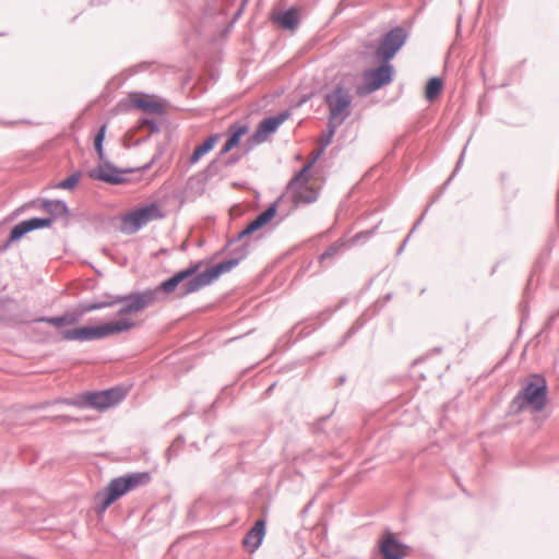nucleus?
Here are the masks:
<instances>
[{
	"mask_svg": "<svg viewBox=\"0 0 559 559\" xmlns=\"http://www.w3.org/2000/svg\"><path fill=\"white\" fill-rule=\"evenodd\" d=\"M337 124H330V132L329 134L324 138V139H321V147H323V150L330 144L332 138H333V134H334V129Z\"/></svg>",
	"mask_w": 559,
	"mask_h": 559,
	"instance_id": "obj_28",
	"label": "nucleus"
},
{
	"mask_svg": "<svg viewBox=\"0 0 559 559\" xmlns=\"http://www.w3.org/2000/svg\"><path fill=\"white\" fill-rule=\"evenodd\" d=\"M547 402L548 386L546 379L539 374H532L513 399L512 405L519 413L525 411L539 413L545 409Z\"/></svg>",
	"mask_w": 559,
	"mask_h": 559,
	"instance_id": "obj_2",
	"label": "nucleus"
},
{
	"mask_svg": "<svg viewBox=\"0 0 559 559\" xmlns=\"http://www.w3.org/2000/svg\"><path fill=\"white\" fill-rule=\"evenodd\" d=\"M219 141V134L210 135L201 145L197 146L193 151L190 163H198L205 154L213 150L216 143Z\"/></svg>",
	"mask_w": 559,
	"mask_h": 559,
	"instance_id": "obj_20",
	"label": "nucleus"
},
{
	"mask_svg": "<svg viewBox=\"0 0 559 559\" xmlns=\"http://www.w3.org/2000/svg\"><path fill=\"white\" fill-rule=\"evenodd\" d=\"M148 481V473H135L126 477H118L112 479L108 487L104 491L98 492L96 496V502L99 512H104L111 503H114L118 498L127 493L129 490L140 485L147 484Z\"/></svg>",
	"mask_w": 559,
	"mask_h": 559,
	"instance_id": "obj_4",
	"label": "nucleus"
},
{
	"mask_svg": "<svg viewBox=\"0 0 559 559\" xmlns=\"http://www.w3.org/2000/svg\"><path fill=\"white\" fill-rule=\"evenodd\" d=\"M330 112V124H341L349 116L352 97L349 91L337 85L325 96Z\"/></svg>",
	"mask_w": 559,
	"mask_h": 559,
	"instance_id": "obj_8",
	"label": "nucleus"
},
{
	"mask_svg": "<svg viewBox=\"0 0 559 559\" xmlns=\"http://www.w3.org/2000/svg\"><path fill=\"white\" fill-rule=\"evenodd\" d=\"M229 139L221 150V155H225L240 144L241 139L248 134L249 128L245 124H233L228 129Z\"/></svg>",
	"mask_w": 559,
	"mask_h": 559,
	"instance_id": "obj_18",
	"label": "nucleus"
},
{
	"mask_svg": "<svg viewBox=\"0 0 559 559\" xmlns=\"http://www.w3.org/2000/svg\"><path fill=\"white\" fill-rule=\"evenodd\" d=\"M380 551L384 559H403L413 556L412 548L400 543L392 534H386L382 538Z\"/></svg>",
	"mask_w": 559,
	"mask_h": 559,
	"instance_id": "obj_12",
	"label": "nucleus"
},
{
	"mask_svg": "<svg viewBox=\"0 0 559 559\" xmlns=\"http://www.w3.org/2000/svg\"><path fill=\"white\" fill-rule=\"evenodd\" d=\"M322 153H323V147H320L318 151L312 152L310 155V158L306 165H310V168H311Z\"/></svg>",
	"mask_w": 559,
	"mask_h": 559,
	"instance_id": "obj_29",
	"label": "nucleus"
},
{
	"mask_svg": "<svg viewBox=\"0 0 559 559\" xmlns=\"http://www.w3.org/2000/svg\"><path fill=\"white\" fill-rule=\"evenodd\" d=\"M321 183L310 174V165L302 169L290 180L287 191L295 204H308L318 199Z\"/></svg>",
	"mask_w": 559,
	"mask_h": 559,
	"instance_id": "obj_5",
	"label": "nucleus"
},
{
	"mask_svg": "<svg viewBox=\"0 0 559 559\" xmlns=\"http://www.w3.org/2000/svg\"><path fill=\"white\" fill-rule=\"evenodd\" d=\"M39 321H45L51 325L61 328V326H66V325L75 324L78 322V317L73 313H67L62 317L40 319Z\"/></svg>",
	"mask_w": 559,
	"mask_h": 559,
	"instance_id": "obj_23",
	"label": "nucleus"
},
{
	"mask_svg": "<svg viewBox=\"0 0 559 559\" xmlns=\"http://www.w3.org/2000/svg\"><path fill=\"white\" fill-rule=\"evenodd\" d=\"M201 265L202 262L191 264L188 269L182 270L176 273L173 277L164 281L155 289H147L141 293H135L121 297L117 301L122 305L119 310V316L121 317L120 319H130L132 322L135 323V321L132 319V316L142 311L146 307L155 304L158 298L159 290H163L167 294L175 292V289L181 282L195 275L200 270Z\"/></svg>",
	"mask_w": 559,
	"mask_h": 559,
	"instance_id": "obj_1",
	"label": "nucleus"
},
{
	"mask_svg": "<svg viewBox=\"0 0 559 559\" xmlns=\"http://www.w3.org/2000/svg\"><path fill=\"white\" fill-rule=\"evenodd\" d=\"M106 129H107L106 124H103L94 140V146H95V150L97 152L99 159H104L103 142H104V139L106 135Z\"/></svg>",
	"mask_w": 559,
	"mask_h": 559,
	"instance_id": "obj_25",
	"label": "nucleus"
},
{
	"mask_svg": "<svg viewBox=\"0 0 559 559\" xmlns=\"http://www.w3.org/2000/svg\"><path fill=\"white\" fill-rule=\"evenodd\" d=\"M283 121L284 118L282 117H272L261 121L255 132L247 141L248 150L252 148L254 145L265 142L269 136L277 130Z\"/></svg>",
	"mask_w": 559,
	"mask_h": 559,
	"instance_id": "obj_13",
	"label": "nucleus"
},
{
	"mask_svg": "<svg viewBox=\"0 0 559 559\" xmlns=\"http://www.w3.org/2000/svg\"><path fill=\"white\" fill-rule=\"evenodd\" d=\"M342 247V245L340 243H333L332 246H330L326 251L321 255V259H326V258H333L334 255L337 254L340 248Z\"/></svg>",
	"mask_w": 559,
	"mask_h": 559,
	"instance_id": "obj_27",
	"label": "nucleus"
},
{
	"mask_svg": "<svg viewBox=\"0 0 559 559\" xmlns=\"http://www.w3.org/2000/svg\"><path fill=\"white\" fill-rule=\"evenodd\" d=\"M405 39L406 34L402 28L392 29L382 39L376 51V57L379 60L389 62V60L392 59L399 49L404 45Z\"/></svg>",
	"mask_w": 559,
	"mask_h": 559,
	"instance_id": "obj_11",
	"label": "nucleus"
},
{
	"mask_svg": "<svg viewBox=\"0 0 559 559\" xmlns=\"http://www.w3.org/2000/svg\"><path fill=\"white\" fill-rule=\"evenodd\" d=\"M88 176L92 179L102 180L109 183L119 182V173L114 167L107 164H103L93 168L92 170H90Z\"/></svg>",
	"mask_w": 559,
	"mask_h": 559,
	"instance_id": "obj_19",
	"label": "nucleus"
},
{
	"mask_svg": "<svg viewBox=\"0 0 559 559\" xmlns=\"http://www.w3.org/2000/svg\"><path fill=\"white\" fill-rule=\"evenodd\" d=\"M442 87H443V82L441 79L431 78L428 81V83L426 85V90H425V97L427 98V100H429V102L435 100L441 94Z\"/></svg>",
	"mask_w": 559,
	"mask_h": 559,
	"instance_id": "obj_22",
	"label": "nucleus"
},
{
	"mask_svg": "<svg viewBox=\"0 0 559 559\" xmlns=\"http://www.w3.org/2000/svg\"><path fill=\"white\" fill-rule=\"evenodd\" d=\"M165 216L158 202H151L133 209L121 216V231L128 235L134 234L151 222Z\"/></svg>",
	"mask_w": 559,
	"mask_h": 559,
	"instance_id": "obj_6",
	"label": "nucleus"
},
{
	"mask_svg": "<svg viewBox=\"0 0 559 559\" xmlns=\"http://www.w3.org/2000/svg\"><path fill=\"white\" fill-rule=\"evenodd\" d=\"M111 304H104V305H92V306H88L84 309V311H92L94 309H97V308H100V307H107V306H110Z\"/></svg>",
	"mask_w": 559,
	"mask_h": 559,
	"instance_id": "obj_30",
	"label": "nucleus"
},
{
	"mask_svg": "<svg viewBox=\"0 0 559 559\" xmlns=\"http://www.w3.org/2000/svg\"><path fill=\"white\" fill-rule=\"evenodd\" d=\"M52 222V217L46 218H31L27 221H23L16 226L13 227L10 234V241H15L24 236L26 233L32 231L34 229L49 227Z\"/></svg>",
	"mask_w": 559,
	"mask_h": 559,
	"instance_id": "obj_15",
	"label": "nucleus"
},
{
	"mask_svg": "<svg viewBox=\"0 0 559 559\" xmlns=\"http://www.w3.org/2000/svg\"><path fill=\"white\" fill-rule=\"evenodd\" d=\"M265 535V522L263 520H259L255 522L254 526L246 534L242 545L243 547L253 552L259 548Z\"/></svg>",
	"mask_w": 559,
	"mask_h": 559,
	"instance_id": "obj_16",
	"label": "nucleus"
},
{
	"mask_svg": "<svg viewBox=\"0 0 559 559\" xmlns=\"http://www.w3.org/2000/svg\"><path fill=\"white\" fill-rule=\"evenodd\" d=\"M123 397L124 392L122 390L109 389L100 392H84L78 395L75 400L67 403L79 407L87 405L103 412L118 404Z\"/></svg>",
	"mask_w": 559,
	"mask_h": 559,
	"instance_id": "obj_7",
	"label": "nucleus"
},
{
	"mask_svg": "<svg viewBox=\"0 0 559 559\" xmlns=\"http://www.w3.org/2000/svg\"><path fill=\"white\" fill-rule=\"evenodd\" d=\"M383 62L380 67L364 72V83L356 87L358 95L370 94L392 81L393 67L386 61Z\"/></svg>",
	"mask_w": 559,
	"mask_h": 559,
	"instance_id": "obj_9",
	"label": "nucleus"
},
{
	"mask_svg": "<svg viewBox=\"0 0 559 559\" xmlns=\"http://www.w3.org/2000/svg\"><path fill=\"white\" fill-rule=\"evenodd\" d=\"M79 182V176L72 175L60 182L59 187L63 189H71Z\"/></svg>",
	"mask_w": 559,
	"mask_h": 559,
	"instance_id": "obj_26",
	"label": "nucleus"
},
{
	"mask_svg": "<svg viewBox=\"0 0 559 559\" xmlns=\"http://www.w3.org/2000/svg\"><path fill=\"white\" fill-rule=\"evenodd\" d=\"M237 264L236 260L224 261L191 278L185 285V294L200 290L217 280L223 273L229 272Z\"/></svg>",
	"mask_w": 559,
	"mask_h": 559,
	"instance_id": "obj_10",
	"label": "nucleus"
},
{
	"mask_svg": "<svg viewBox=\"0 0 559 559\" xmlns=\"http://www.w3.org/2000/svg\"><path fill=\"white\" fill-rule=\"evenodd\" d=\"M135 323L130 319H118L96 326H80L63 332L62 338L67 341H93L107 337L112 334L131 330Z\"/></svg>",
	"mask_w": 559,
	"mask_h": 559,
	"instance_id": "obj_3",
	"label": "nucleus"
},
{
	"mask_svg": "<svg viewBox=\"0 0 559 559\" xmlns=\"http://www.w3.org/2000/svg\"><path fill=\"white\" fill-rule=\"evenodd\" d=\"M276 212V204L270 205L264 212H262L252 222L248 224V226L240 233V237L250 235L255 230L262 228L266 224H269L275 217Z\"/></svg>",
	"mask_w": 559,
	"mask_h": 559,
	"instance_id": "obj_17",
	"label": "nucleus"
},
{
	"mask_svg": "<svg viewBox=\"0 0 559 559\" xmlns=\"http://www.w3.org/2000/svg\"><path fill=\"white\" fill-rule=\"evenodd\" d=\"M275 21L284 28L294 29L299 23L298 11L294 8L278 13L275 16Z\"/></svg>",
	"mask_w": 559,
	"mask_h": 559,
	"instance_id": "obj_21",
	"label": "nucleus"
},
{
	"mask_svg": "<svg viewBox=\"0 0 559 559\" xmlns=\"http://www.w3.org/2000/svg\"><path fill=\"white\" fill-rule=\"evenodd\" d=\"M130 103L132 106L146 114L162 115L165 112L164 103L154 95L134 93L130 95Z\"/></svg>",
	"mask_w": 559,
	"mask_h": 559,
	"instance_id": "obj_14",
	"label": "nucleus"
},
{
	"mask_svg": "<svg viewBox=\"0 0 559 559\" xmlns=\"http://www.w3.org/2000/svg\"><path fill=\"white\" fill-rule=\"evenodd\" d=\"M44 209L52 217L62 216L67 214V206L61 201H48L44 203Z\"/></svg>",
	"mask_w": 559,
	"mask_h": 559,
	"instance_id": "obj_24",
	"label": "nucleus"
}]
</instances>
